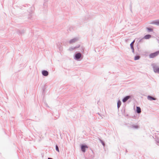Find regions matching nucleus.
I'll list each match as a JSON object with an SVG mask.
<instances>
[{
  "mask_svg": "<svg viewBox=\"0 0 159 159\" xmlns=\"http://www.w3.org/2000/svg\"><path fill=\"white\" fill-rule=\"evenodd\" d=\"M100 142L102 143L103 147H104L105 146V144L104 142L102 141V140L100 139Z\"/></svg>",
  "mask_w": 159,
  "mask_h": 159,
  "instance_id": "23",
  "label": "nucleus"
},
{
  "mask_svg": "<svg viewBox=\"0 0 159 159\" xmlns=\"http://www.w3.org/2000/svg\"><path fill=\"white\" fill-rule=\"evenodd\" d=\"M71 28H72V27H70V28H69V29H70V30H71Z\"/></svg>",
  "mask_w": 159,
  "mask_h": 159,
  "instance_id": "30",
  "label": "nucleus"
},
{
  "mask_svg": "<svg viewBox=\"0 0 159 159\" xmlns=\"http://www.w3.org/2000/svg\"><path fill=\"white\" fill-rule=\"evenodd\" d=\"M130 128L131 129H137L139 128V126L137 125H132L130 126Z\"/></svg>",
  "mask_w": 159,
  "mask_h": 159,
  "instance_id": "13",
  "label": "nucleus"
},
{
  "mask_svg": "<svg viewBox=\"0 0 159 159\" xmlns=\"http://www.w3.org/2000/svg\"><path fill=\"white\" fill-rule=\"evenodd\" d=\"M75 49V47H70L68 49V50H69L70 51H72Z\"/></svg>",
  "mask_w": 159,
  "mask_h": 159,
  "instance_id": "18",
  "label": "nucleus"
},
{
  "mask_svg": "<svg viewBox=\"0 0 159 159\" xmlns=\"http://www.w3.org/2000/svg\"><path fill=\"white\" fill-rule=\"evenodd\" d=\"M159 54V51H157L153 53L150 54L149 55V57L150 58H153L157 56Z\"/></svg>",
  "mask_w": 159,
  "mask_h": 159,
  "instance_id": "5",
  "label": "nucleus"
},
{
  "mask_svg": "<svg viewBox=\"0 0 159 159\" xmlns=\"http://www.w3.org/2000/svg\"><path fill=\"white\" fill-rule=\"evenodd\" d=\"M151 37V35L150 34H147L145 35L143 38L145 39H148L150 38Z\"/></svg>",
  "mask_w": 159,
  "mask_h": 159,
  "instance_id": "15",
  "label": "nucleus"
},
{
  "mask_svg": "<svg viewBox=\"0 0 159 159\" xmlns=\"http://www.w3.org/2000/svg\"><path fill=\"white\" fill-rule=\"evenodd\" d=\"M146 29H147L148 31V32H152L153 31V29H152L149 28L147 27Z\"/></svg>",
  "mask_w": 159,
  "mask_h": 159,
  "instance_id": "20",
  "label": "nucleus"
},
{
  "mask_svg": "<svg viewBox=\"0 0 159 159\" xmlns=\"http://www.w3.org/2000/svg\"><path fill=\"white\" fill-rule=\"evenodd\" d=\"M33 12L32 11H31V12L30 13L29 15V16L28 17V18L29 19H31V17L32 16V14Z\"/></svg>",
  "mask_w": 159,
  "mask_h": 159,
  "instance_id": "22",
  "label": "nucleus"
},
{
  "mask_svg": "<svg viewBox=\"0 0 159 159\" xmlns=\"http://www.w3.org/2000/svg\"><path fill=\"white\" fill-rule=\"evenodd\" d=\"M121 102L120 100H119L118 101L117 103V107H118V108H119L120 107V105H121Z\"/></svg>",
  "mask_w": 159,
  "mask_h": 159,
  "instance_id": "17",
  "label": "nucleus"
},
{
  "mask_svg": "<svg viewBox=\"0 0 159 159\" xmlns=\"http://www.w3.org/2000/svg\"><path fill=\"white\" fill-rule=\"evenodd\" d=\"M45 2L44 3H43V6H45V7H47V4H45L46 2H47V0H44Z\"/></svg>",
  "mask_w": 159,
  "mask_h": 159,
  "instance_id": "27",
  "label": "nucleus"
},
{
  "mask_svg": "<svg viewBox=\"0 0 159 159\" xmlns=\"http://www.w3.org/2000/svg\"><path fill=\"white\" fill-rule=\"evenodd\" d=\"M80 47V44H78L74 47H75V49H76L79 48Z\"/></svg>",
  "mask_w": 159,
  "mask_h": 159,
  "instance_id": "24",
  "label": "nucleus"
},
{
  "mask_svg": "<svg viewBox=\"0 0 159 159\" xmlns=\"http://www.w3.org/2000/svg\"><path fill=\"white\" fill-rule=\"evenodd\" d=\"M78 40V39L77 38H73V39H71L70 41H69V43L70 44L73 43H74L76 41H77Z\"/></svg>",
  "mask_w": 159,
  "mask_h": 159,
  "instance_id": "12",
  "label": "nucleus"
},
{
  "mask_svg": "<svg viewBox=\"0 0 159 159\" xmlns=\"http://www.w3.org/2000/svg\"><path fill=\"white\" fill-rule=\"evenodd\" d=\"M150 24H154L158 26H159V20H154L150 23Z\"/></svg>",
  "mask_w": 159,
  "mask_h": 159,
  "instance_id": "8",
  "label": "nucleus"
},
{
  "mask_svg": "<svg viewBox=\"0 0 159 159\" xmlns=\"http://www.w3.org/2000/svg\"><path fill=\"white\" fill-rule=\"evenodd\" d=\"M45 88L44 87L43 88V93H45Z\"/></svg>",
  "mask_w": 159,
  "mask_h": 159,
  "instance_id": "28",
  "label": "nucleus"
},
{
  "mask_svg": "<svg viewBox=\"0 0 159 159\" xmlns=\"http://www.w3.org/2000/svg\"><path fill=\"white\" fill-rule=\"evenodd\" d=\"M83 56L80 52H77L74 56V58L75 60L80 61L83 59Z\"/></svg>",
  "mask_w": 159,
  "mask_h": 159,
  "instance_id": "1",
  "label": "nucleus"
},
{
  "mask_svg": "<svg viewBox=\"0 0 159 159\" xmlns=\"http://www.w3.org/2000/svg\"><path fill=\"white\" fill-rule=\"evenodd\" d=\"M98 114L99 115V113L98 112Z\"/></svg>",
  "mask_w": 159,
  "mask_h": 159,
  "instance_id": "36",
  "label": "nucleus"
},
{
  "mask_svg": "<svg viewBox=\"0 0 159 159\" xmlns=\"http://www.w3.org/2000/svg\"><path fill=\"white\" fill-rule=\"evenodd\" d=\"M42 74L43 76H47L49 74V72L46 70H43L42 71Z\"/></svg>",
  "mask_w": 159,
  "mask_h": 159,
  "instance_id": "7",
  "label": "nucleus"
},
{
  "mask_svg": "<svg viewBox=\"0 0 159 159\" xmlns=\"http://www.w3.org/2000/svg\"><path fill=\"white\" fill-rule=\"evenodd\" d=\"M48 159H53V158H50V157H48Z\"/></svg>",
  "mask_w": 159,
  "mask_h": 159,
  "instance_id": "31",
  "label": "nucleus"
},
{
  "mask_svg": "<svg viewBox=\"0 0 159 159\" xmlns=\"http://www.w3.org/2000/svg\"><path fill=\"white\" fill-rule=\"evenodd\" d=\"M99 101H98V102H99Z\"/></svg>",
  "mask_w": 159,
  "mask_h": 159,
  "instance_id": "35",
  "label": "nucleus"
},
{
  "mask_svg": "<svg viewBox=\"0 0 159 159\" xmlns=\"http://www.w3.org/2000/svg\"><path fill=\"white\" fill-rule=\"evenodd\" d=\"M59 117V116H58V117H57V118H58V117Z\"/></svg>",
  "mask_w": 159,
  "mask_h": 159,
  "instance_id": "37",
  "label": "nucleus"
},
{
  "mask_svg": "<svg viewBox=\"0 0 159 159\" xmlns=\"http://www.w3.org/2000/svg\"><path fill=\"white\" fill-rule=\"evenodd\" d=\"M17 32L19 35H21L24 34L25 32V30H18L17 31Z\"/></svg>",
  "mask_w": 159,
  "mask_h": 159,
  "instance_id": "6",
  "label": "nucleus"
},
{
  "mask_svg": "<svg viewBox=\"0 0 159 159\" xmlns=\"http://www.w3.org/2000/svg\"><path fill=\"white\" fill-rule=\"evenodd\" d=\"M93 153L91 150L87 153L85 159H93Z\"/></svg>",
  "mask_w": 159,
  "mask_h": 159,
  "instance_id": "3",
  "label": "nucleus"
},
{
  "mask_svg": "<svg viewBox=\"0 0 159 159\" xmlns=\"http://www.w3.org/2000/svg\"><path fill=\"white\" fill-rule=\"evenodd\" d=\"M140 57L139 56H136L135 57L134 59L135 60H138L140 58Z\"/></svg>",
  "mask_w": 159,
  "mask_h": 159,
  "instance_id": "21",
  "label": "nucleus"
},
{
  "mask_svg": "<svg viewBox=\"0 0 159 159\" xmlns=\"http://www.w3.org/2000/svg\"><path fill=\"white\" fill-rule=\"evenodd\" d=\"M154 72L156 73L159 74V65L156 63H153L151 64Z\"/></svg>",
  "mask_w": 159,
  "mask_h": 159,
  "instance_id": "2",
  "label": "nucleus"
},
{
  "mask_svg": "<svg viewBox=\"0 0 159 159\" xmlns=\"http://www.w3.org/2000/svg\"><path fill=\"white\" fill-rule=\"evenodd\" d=\"M131 48L132 50V52L133 53H134V46H131V47H130Z\"/></svg>",
  "mask_w": 159,
  "mask_h": 159,
  "instance_id": "25",
  "label": "nucleus"
},
{
  "mask_svg": "<svg viewBox=\"0 0 159 159\" xmlns=\"http://www.w3.org/2000/svg\"><path fill=\"white\" fill-rule=\"evenodd\" d=\"M157 143H159V140H158L157 141Z\"/></svg>",
  "mask_w": 159,
  "mask_h": 159,
  "instance_id": "33",
  "label": "nucleus"
},
{
  "mask_svg": "<svg viewBox=\"0 0 159 159\" xmlns=\"http://www.w3.org/2000/svg\"><path fill=\"white\" fill-rule=\"evenodd\" d=\"M81 52L82 53H84V48L83 46H81Z\"/></svg>",
  "mask_w": 159,
  "mask_h": 159,
  "instance_id": "16",
  "label": "nucleus"
},
{
  "mask_svg": "<svg viewBox=\"0 0 159 159\" xmlns=\"http://www.w3.org/2000/svg\"><path fill=\"white\" fill-rule=\"evenodd\" d=\"M142 40H143V39H141L139 40V42L141 41Z\"/></svg>",
  "mask_w": 159,
  "mask_h": 159,
  "instance_id": "32",
  "label": "nucleus"
},
{
  "mask_svg": "<svg viewBox=\"0 0 159 159\" xmlns=\"http://www.w3.org/2000/svg\"><path fill=\"white\" fill-rule=\"evenodd\" d=\"M46 106L48 107L49 106H48V105L47 104V103H46Z\"/></svg>",
  "mask_w": 159,
  "mask_h": 159,
  "instance_id": "29",
  "label": "nucleus"
},
{
  "mask_svg": "<svg viewBox=\"0 0 159 159\" xmlns=\"http://www.w3.org/2000/svg\"><path fill=\"white\" fill-rule=\"evenodd\" d=\"M147 99L148 100L150 101L155 100L156 99L155 98L150 95H148V96Z\"/></svg>",
  "mask_w": 159,
  "mask_h": 159,
  "instance_id": "10",
  "label": "nucleus"
},
{
  "mask_svg": "<svg viewBox=\"0 0 159 159\" xmlns=\"http://www.w3.org/2000/svg\"><path fill=\"white\" fill-rule=\"evenodd\" d=\"M136 112L138 113H140L141 112V109L139 107H137L136 108Z\"/></svg>",
  "mask_w": 159,
  "mask_h": 159,
  "instance_id": "14",
  "label": "nucleus"
},
{
  "mask_svg": "<svg viewBox=\"0 0 159 159\" xmlns=\"http://www.w3.org/2000/svg\"><path fill=\"white\" fill-rule=\"evenodd\" d=\"M98 48H96V49H95V51H96V50H98Z\"/></svg>",
  "mask_w": 159,
  "mask_h": 159,
  "instance_id": "34",
  "label": "nucleus"
},
{
  "mask_svg": "<svg viewBox=\"0 0 159 159\" xmlns=\"http://www.w3.org/2000/svg\"><path fill=\"white\" fill-rule=\"evenodd\" d=\"M130 96H127L124 98L122 100V101L123 102H126L130 98Z\"/></svg>",
  "mask_w": 159,
  "mask_h": 159,
  "instance_id": "9",
  "label": "nucleus"
},
{
  "mask_svg": "<svg viewBox=\"0 0 159 159\" xmlns=\"http://www.w3.org/2000/svg\"><path fill=\"white\" fill-rule=\"evenodd\" d=\"M80 148L81 151L84 153L86 152V149L88 148V146L84 144H82L80 145Z\"/></svg>",
  "mask_w": 159,
  "mask_h": 159,
  "instance_id": "4",
  "label": "nucleus"
},
{
  "mask_svg": "<svg viewBox=\"0 0 159 159\" xmlns=\"http://www.w3.org/2000/svg\"><path fill=\"white\" fill-rule=\"evenodd\" d=\"M90 16L89 15L86 16L84 18L83 21L85 22L87 21L88 20L90 19Z\"/></svg>",
  "mask_w": 159,
  "mask_h": 159,
  "instance_id": "11",
  "label": "nucleus"
},
{
  "mask_svg": "<svg viewBox=\"0 0 159 159\" xmlns=\"http://www.w3.org/2000/svg\"><path fill=\"white\" fill-rule=\"evenodd\" d=\"M135 42V40H134L130 44V47H131V46H134V42Z\"/></svg>",
  "mask_w": 159,
  "mask_h": 159,
  "instance_id": "26",
  "label": "nucleus"
},
{
  "mask_svg": "<svg viewBox=\"0 0 159 159\" xmlns=\"http://www.w3.org/2000/svg\"><path fill=\"white\" fill-rule=\"evenodd\" d=\"M98 139L99 140V138H98Z\"/></svg>",
  "mask_w": 159,
  "mask_h": 159,
  "instance_id": "38",
  "label": "nucleus"
},
{
  "mask_svg": "<svg viewBox=\"0 0 159 159\" xmlns=\"http://www.w3.org/2000/svg\"><path fill=\"white\" fill-rule=\"evenodd\" d=\"M55 149L56 151L58 152H59V148L57 145H56L55 146Z\"/></svg>",
  "mask_w": 159,
  "mask_h": 159,
  "instance_id": "19",
  "label": "nucleus"
}]
</instances>
